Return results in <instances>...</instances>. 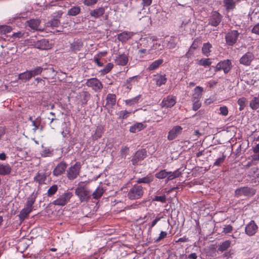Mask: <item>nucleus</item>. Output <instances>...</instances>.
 Returning <instances> with one entry per match:
<instances>
[{"label":"nucleus","instance_id":"c756f323","mask_svg":"<svg viewBox=\"0 0 259 259\" xmlns=\"http://www.w3.org/2000/svg\"><path fill=\"white\" fill-rule=\"evenodd\" d=\"M168 177L167 178L166 181L172 180L177 178L179 177L182 175V172L180 171V169H178L176 170L171 172L168 171Z\"/></svg>","mask_w":259,"mask_h":259},{"label":"nucleus","instance_id":"e433bc0d","mask_svg":"<svg viewBox=\"0 0 259 259\" xmlns=\"http://www.w3.org/2000/svg\"><path fill=\"white\" fill-rule=\"evenodd\" d=\"M104 193V190L102 187H98L93 193V197L95 199H98L101 197Z\"/></svg>","mask_w":259,"mask_h":259},{"label":"nucleus","instance_id":"2eb2a0df","mask_svg":"<svg viewBox=\"0 0 259 259\" xmlns=\"http://www.w3.org/2000/svg\"><path fill=\"white\" fill-rule=\"evenodd\" d=\"M67 164L64 162H61L54 168L53 170V175L55 176H59L63 174L66 168Z\"/></svg>","mask_w":259,"mask_h":259},{"label":"nucleus","instance_id":"338daca9","mask_svg":"<svg viewBox=\"0 0 259 259\" xmlns=\"http://www.w3.org/2000/svg\"><path fill=\"white\" fill-rule=\"evenodd\" d=\"M50 153V151L49 150L45 149L41 152V155L45 157L48 156L49 154Z\"/></svg>","mask_w":259,"mask_h":259},{"label":"nucleus","instance_id":"7ed1b4c3","mask_svg":"<svg viewBox=\"0 0 259 259\" xmlns=\"http://www.w3.org/2000/svg\"><path fill=\"white\" fill-rule=\"evenodd\" d=\"M81 168L80 163L76 162L73 165L71 166L67 170V177L70 180L76 179L79 175Z\"/></svg>","mask_w":259,"mask_h":259},{"label":"nucleus","instance_id":"ea45409f","mask_svg":"<svg viewBox=\"0 0 259 259\" xmlns=\"http://www.w3.org/2000/svg\"><path fill=\"white\" fill-rule=\"evenodd\" d=\"M231 245V241L229 240H226L222 242L219 246V250L223 252L227 250Z\"/></svg>","mask_w":259,"mask_h":259},{"label":"nucleus","instance_id":"2f4dec72","mask_svg":"<svg viewBox=\"0 0 259 259\" xmlns=\"http://www.w3.org/2000/svg\"><path fill=\"white\" fill-rule=\"evenodd\" d=\"M154 180V178L151 175H147L146 177L139 178L137 181V184H141V183H144V184H149L151 182H152Z\"/></svg>","mask_w":259,"mask_h":259},{"label":"nucleus","instance_id":"f257e3e1","mask_svg":"<svg viewBox=\"0 0 259 259\" xmlns=\"http://www.w3.org/2000/svg\"><path fill=\"white\" fill-rule=\"evenodd\" d=\"M75 193L81 202H87L91 196V192L85 186H79L76 188Z\"/></svg>","mask_w":259,"mask_h":259},{"label":"nucleus","instance_id":"473e14b6","mask_svg":"<svg viewBox=\"0 0 259 259\" xmlns=\"http://www.w3.org/2000/svg\"><path fill=\"white\" fill-rule=\"evenodd\" d=\"M28 26L34 30H38L40 24V21L37 19H31L27 21Z\"/></svg>","mask_w":259,"mask_h":259},{"label":"nucleus","instance_id":"a878e982","mask_svg":"<svg viewBox=\"0 0 259 259\" xmlns=\"http://www.w3.org/2000/svg\"><path fill=\"white\" fill-rule=\"evenodd\" d=\"M145 127V126L141 122H138L130 127V131L133 133L138 132Z\"/></svg>","mask_w":259,"mask_h":259},{"label":"nucleus","instance_id":"412c9836","mask_svg":"<svg viewBox=\"0 0 259 259\" xmlns=\"http://www.w3.org/2000/svg\"><path fill=\"white\" fill-rule=\"evenodd\" d=\"M154 80L156 82V84L157 86L160 87L161 85L164 84L167 80V78L166 77V75H161V74H157L155 75Z\"/></svg>","mask_w":259,"mask_h":259},{"label":"nucleus","instance_id":"39448f33","mask_svg":"<svg viewBox=\"0 0 259 259\" xmlns=\"http://www.w3.org/2000/svg\"><path fill=\"white\" fill-rule=\"evenodd\" d=\"M255 193V191L253 189L248 187H243L236 189L235 192V195L237 197L243 196L250 197L253 195Z\"/></svg>","mask_w":259,"mask_h":259},{"label":"nucleus","instance_id":"f8f14e48","mask_svg":"<svg viewBox=\"0 0 259 259\" xmlns=\"http://www.w3.org/2000/svg\"><path fill=\"white\" fill-rule=\"evenodd\" d=\"M258 227L255 223L254 221H251L245 227V231L247 235L248 236H252L254 235Z\"/></svg>","mask_w":259,"mask_h":259},{"label":"nucleus","instance_id":"5fc2aeb1","mask_svg":"<svg viewBox=\"0 0 259 259\" xmlns=\"http://www.w3.org/2000/svg\"><path fill=\"white\" fill-rule=\"evenodd\" d=\"M129 148L127 146L122 147L120 150L122 157L125 158L128 153Z\"/></svg>","mask_w":259,"mask_h":259},{"label":"nucleus","instance_id":"6ab92c4d","mask_svg":"<svg viewBox=\"0 0 259 259\" xmlns=\"http://www.w3.org/2000/svg\"><path fill=\"white\" fill-rule=\"evenodd\" d=\"M105 11V9L103 7H100L92 10L90 12V15L91 17L95 18H98L103 16Z\"/></svg>","mask_w":259,"mask_h":259},{"label":"nucleus","instance_id":"052dcab7","mask_svg":"<svg viewBox=\"0 0 259 259\" xmlns=\"http://www.w3.org/2000/svg\"><path fill=\"white\" fill-rule=\"evenodd\" d=\"M167 236V233L165 231H161L159 237L156 240V242H158L160 240L163 239L165 238Z\"/></svg>","mask_w":259,"mask_h":259},{"label":"nucleus","instance_id":"b1692460","mask_svg":"<svg viewBox=\"0 0 259 259\" xmlns=\"http://www.w3.org/2000/svg\"><path fill=\"white\" fill-rule=\"evenodd\" d=\"M37 197V193L33 192L28 198L25 206L33 208V205Z\"/></svg>","mask_w":259,"mask_h":259},{"label":"nucleus","instance_id":"de8ad7c7","mask_svg":"<svg viewBox=\"0 0 259 259\" xmlns=\"http://www.w3.org/2000/svg\"><path fill=\"white\" fill-rule=\"evenodd\" d=\"M58 190V186L57 185H53L48 190L47 194L48 196H51L55 194Z\"/></svg>","mask_w":259,"mask_h":259},{"label":"nucleus","instance_id":"a18cd8bd","mask_svg":"<svg viewBox=\"0 0 259 259\" xmlns=\"http://www.w3.org/2000/svg\"><path fill=\"white\" fill-rule=\"evenodd\" d=\"M198 64L204 67H206L210 65L211 62L209 58H203L198 61Z\"/></svg>","mask_w":259,"mask_h":259},{"label":"nucleus","instance_id":"774afa93","mask_svg":"<svg viewBox=\"0 0 259 259\" xmlns=\"http://www.w3.org/2000/svg\"><path fill=\"white\" fill-rule=\"evenodd\" d=\"M252 158L253 160H259V153L253 154Z\"/></svg>","mask_w":259,"mask_h":259},{"label":"nucleus","instance_id":"a211bd4d","mask_svg":"<svg viewBox=\"0 0 259 259\" xmlns=\"http://www.w3.org/2000/svg\"><path fill=\"white\" fill-rule=\"evenodd\" d=\"M128 61V56L126 54L118 55L115 59V63L118 65L124 66Z\"/></svg>","mask_w":259,"mask_h":259},{"label":"nucleus","instance_id":"f03ea898","mask_svg":"<svg viewBox=\"0 0 259 259\" xmlns=\"http://www.w3.org/2000/svg\"><path fill=\"white\" fill-rule=\"evenodd\" d=\"M144 194V188L141 185H134L128 191L127 197L130 200L139 199Z\"/></svg>","mask_w":259,"mask_h":259},{"label":"nucleus","instance_id":"aec40b11","mask_svg":"<svg viewBox=\"0 0 259 259\" xmlns=\"http://www.w3.org/2000/svg\"><path fill=\"white\" fill-rule=\"evenodd\" d=\"M235 0H223L224 6L227 11H232L236 8Z\"/></svg>","mask_w":259,"mask_h":259},{"label":"nucleus","instance_id":"4d7b16f0","mask_svg":"<svg viewBox=\"0 0 259 259\" xmlns=\"http://www.w3.org/2000/svg\"><path fill=\"white\" fill-rule=\"evenodd\" d=\"M51 26L52 27H57L60 24V21L57 19H53L50 22Z\"/></svg>","mask_w":259,"mask_h":259},{"label":"nucleus","instance_id":"c85d7f7f","mask_svg":"<svg viewBox=\"0 0 259 259\" xmlns=\"http://www.w3.org/2000/svg\"><path fill=\"white\" fill-rule=\"evenodd\" d=\"M163 62L162 59H158L153 62L147 68L149 71L154 70L158 68L160 65Z\"/></svg>","mask_w":259,"mask_h":259},{"label":"nucleus","instance_id":"58836bf2","mask_svg":"<svg viewBox=\"0 0 259 259\" xmlns=\"http://www.w3.org/2000/svg\"><path fill=\"white\" fill-rule=\"evenodd\" d=\"M30 72L29 70H27L23 73H22L19 75V79L21 80H28L32 78Z\"/></svg>","mask_w":259,"mask_h":259},{"label":"nucleus","instance_id":"6e6d98bb","mask_svg":"<svg viewBox=\"0 0 259 259\" xmlns=\"http://www.w3.org/2000/svg\"><path fill=\"white\" fill-rule=\"evenodd\" d=\"M233 230V227L231 225H228L227 226H225L223 230V233H224L225 234H228L229 233H231Z\"/></svg>","mask_w":259,"mask_h":259},{"label":"nucleus","instance_id":"4be33fe9","mask_svg":"<svg viewBox=\"0 0 259 259\" xmlns=\"http://www.w3.org/2000/svg\"><path fill=\"white\" fill-rule=\"evenodd\" d=\"M104 133V127L102 125L98 126L95 131L94 134L92 135V138L94 140H97L100 139Z\"/></svg>","mask_w":259,"mask_h":259},{"label":"nucleus","instance_id":"9b49d317","mask_svg":"<svg viewBox=\"0 0 259 259\" xmlns=\"http://www.w3.org/2000/svg\"><path fill=\"white\" fill-rule=\"evenodd\" d=\"M222 20L221 15L217 11L212 13L210 17L208 24L213 26L219 25Z\"/></svg>","mask_w":259,"mask_h":259},{"label":"nucleus","instance_id":"0eeeda50","mask_svg":"<svg viewBox=\"0 0 259 259\" xmlns=\"http://www.w3.org/2000/svg\"><path fill=\"white\" fill-rule=\"evenodd\" d=\"M239 35V33L237 30H231L228 32L225 36L227 44L229 46L234 45L236 42Z\"/></svg>","mask_w":259,"mask_h":259},{"label":"nucleus","instance_id":"864d4df0","mask_svg":"<svg viewBox=\"0 0 259 259\" xmlns=\"http://www.w3.org/2000/svg\"><path fill=\"white\" fill-rule=\"evenodd\" d=\"M131 113V112H128L126 110H122L119 113V116L122 119H126Z\"/></svg>","mask_w":259,"mask_h":259},{"label":"nucleus","instance_id":"c9c22d12","mask_svg":"<svg viewBox=\"0 0 259 259\" xmlns=\"http://www.w3.org/2000/svg\"><path fill=\"white\" fill-rule=\"evenodd\" d=\"M34 180L39 184H44L46 180V174L44 173H38L34 178Z\"/></svg>","mask_w":259,"mask_h":259},{"label":"nucleus","instance_id":"09e8293b","mask_svg":"<svg viewBox=\"0 0 259 259\" xmlns=\"http://www.w3.org/2000/svg\"><path fill=\"white\" fill-rule=\"evenodd\" d=\"M80 96L83 98V103L86 104L90 98V94L87 92H83L80 94Z\"/></svg>","mask_w":259,"mask_h":259},{"label":"nucleus","instance_id":"49530a36","mask_svg":"<svg viewBox=\"0 0 259 259\" xmlns=\"http://www.w3.org/2000/svg\"><path fill=\"white\" fill-rule=\"evenodd\" d=\"M168 171H166L165 169L161 170L155 174V177L159 179H162L166 177L167 178L168 175Z\"/></svg>","mask_w":259,"mask_h":259},{"label":"nucleus","instance_id":"0e129e2a","mask_svg":"<svg viewBox=\"0 0 259 259\" xmlns=\"http://www.w3.org/2000/svg\"><path fill=\"white\" fill-rule=\"evenodd\" d=\"M252 32L259 35V23L257 24L253 27Z\"/></svg>","mask_w":259,"mask_h":259},{"label":"nucleus","instance_id":"69168bd1","mask_svg":"<svg viewBox=\"0 0 259 259\" xmlns=\"http://www.w3.org/2000/svg\"><path fill=\"white\" fill-rule=\"evenodd\" d=\"M152 0H142V5L143 7H148L152 3Z\"/></svg>","mask_w":259,"mask_h":259},{"label":"nucleus","instance_id":"13d9d810","mask_svg":"<svg viewBox=\"0 0 259 259\" xmlns=\"http://www.w3.org/2000/svg\"><path fill=\"white\" fill-rule=\"evenodd\" d=\"M163 217L162 216L161 217H159V215H157L156 218L152 221V222L151 223V224L150 225V227L151 228H153V227H154L156 224H157V223L162 218H163Z\"/></svg>","mask_w":259,"mask_h":259},{"label":"nucleus","instance_id":"3c124183","mask_svg":"<svg viewBox=\"0 0 259 259\" xmlns=\"http://www.w3.org/2000/svg\"><path fill=\"white\" fill-rule=\"evenodd\" d=\"M193 102V110L194 111L197 110L201 106V103L199 101V100H192Z\"/></svg>","mask_w":259,"mask_h":259},{"label":"nucleus","instance_id":"37998d69","mask_svg":"<svg viewBox=\"0 0 259 259\" xmlns=\"http://www.w3.org/2000/svg\"><path fill=\"white\" fill-rule=\"evenodd\" d=\"M246 103L247 99L244 97L239 98L238 100L237 103L239 105V109L240 111H242L244 109L245 107L246 106Z\"/></svg>","mask_w":259,"mask_h":259},{"label":"nucleus","instance_id":"f704fd0d","mask_svg":"<svg viewBox=\"0 0 259 259\" xmlns=\"http://www.w3.org/2000/svg\"><path fill=\"white\" fill-rule=\"evenodd\" d=\"M249 105L250 108L253 110H256L259 108V94L250 101Z\"/></svg>","mask_w":259,"mask_h":259},{"label":"nucleus","instance_id":"4c0bfd02","mask_svg":"<svg viewBox=\"0 0 259 259\" xmlns=\"http://www.w3.org/2000/svg\"><path fill=\"white\" fill-rule=\"evenodd\" d=\"M82 45L81 41L77 40L71 44V48L74 51H79L82 48Z\"/></svg>","mask_w":259,"mask_h":259},{"label":"nucleus","instance_id":"1a4fd4ad","mask_svg":"<svg viewBox=\"0 0 259 259\" xmlns=\"http://www.w3.org/2000/svg\"><path fill=\"white\" fill-rule=\"evenodd\" d=\"M177 102V98L172 95H169L164 98L160 103L162 107L170 108L174 106Z\"/></svg>","mask_w":259,"mask_h":259},{"label":"nucleus","instance_id":"f3484780","mask_svg":"<svg viewBox=\"0 0 259 259\" xmlns=\"http://www.w3.org/2000/svg\"><path fill=\"white\" fill-rule=\"evenodd\" d=\"M33 42V47L40 50H47L50 48L49 41L45 39Z\"/></svg>","mask_w":259,"mask_h":259},{"label":"nucleus","instance_id":"72a5a7b5","mask_svg":"<svg viewBox=\"0 0 259 259\" xmlns=\"http://www.w3.org/2000/svg\"><path fill=\"white\" fill-rule=\"evenodd\" d=\"M11 171V168L9 164H0V175H6Z\"/></svg>","mask_w":259,"mask_h":259},{"label":"nucleus","instance_id":"4468645a","mask_svg":"<svg viewBox=\"0 0 259 259\" xmlns=\"http://www.w3.org/2000/svg\"><path fill=\"white\" fill-rule=\"evenodd\" d=\"M146 156V152L145 150L138 151L133 156L132 162L134 165H136L138 162L144 159Z\"/></svg>","mask_w":259,"mask_h":259},{"label":"nucleus","instance_id":"6e6552de","mask_svg":"<svg viewBox=\"0 0 259 259\" xmlns=\"http://www.w3.org/2000/svg\"><path fill=\"white\" fill-rule=\"evenodd\" d=\"M231 69V62L227 59L218 63L214 69L215 72L223 70L225 73H228Z\"/></svg>","mask_w":259,"mask_h":259},{"label":"nucleus","instance_id":"393cba45","mask_svg":"<svg viewBox=\"0 0 259 259\" xmlns=\"http://www.w3.org/2000/svg\"><path fill=\"white\" fill-rule=\"evenodd\" d=\"M116 102V97L115 94H109L106 98V104L112 107L115 105Z\"/></svg>","mask_w":259,"mask_h":259},{"label":"nucleus","instance_id":"603ef678","mask_svg":"<svg viewBox=\"0 0 259 259\" xmlns=\"http://www.w3.org/2000/svg\"><path fill=\"white\" fill-rule=\"evenodd\" d=\"M220 114L226 116L228 114V109L226 106H223L220 107Z\"/></svg>","mask_w":259,"mask_h":259},{"label":"nucleus","instance_id":"7c9ffc66","mask_svg":"<svg viewBox=\"0 0 259 259\" xmlns=\"http://www.w3.org/2000/svg\"><path fill=\"white\" fill-rule=\"evenodd\" d=\"M212 48L211 45L209 42L204 43L202 48V54L206 57L210 55V49Z\"/></svg>","mask_w":259,"mask_h":259},{"label":"nucleus","instance_id":"5701e85b","mask_svg":"<svg viewBox=\"0 0 259 259\" xmlns=\"http://www.w3.org/2000/svg\"><path fill=\"white\" fill-rule=\"evenodd\" d=\"M203 91V88L197 86L194 90V93L192 95V100H199L202 97V93Z\"/></svg>","mask_w":259,"mask_h":259},{"label":"nucleus","instance_id":"c03bdc74","mask_svg":"<svg viewBox=\"0 0 259 259\" xmlns=\"http://www.w3.org/2000/svg\"><path fill=\"white\" fill-rule=\"evenodd\" d=\"M113 67V64L111 63H108L103 69L100 71V72L102 74H106L110 71Z\"/></svg>","mask_w":259,"mask_h":259},{"label":"nucleus","instance_id":"8fccbe9b","mask_svg":"<svg viewBox=\"0 0 259 259\" xmlns=\"http://www.w3.org/2000/svg\"><path fill=\"white\" fill-rule=\"evenodd\" d=\"M226 158V156L224 155H223L221 157H220L216 159L215 162L213 163L214 166H219L222 164Z\"/></svg>","mask_w":259,"mask_h":259},{"label":"nucleus","instance_id":"680f3d73","mask_svg":"<svg viewBox=\"0 0 259 259\" xmlns=\"http://www.w3.org/2000/svg\"><path fill=\"white\" fill-rule=\"evenodd\" d=\"M95 62L99 66H102L103 64L100 62V58L99 55H96L94 57Z\"/></svg>","mask_w":259,"mask_h":259},{"label":"nucleus","instance_id":"423d86ee","mask_svg":"<svg viewBox=\"0 0 259 259\" xmlns=\"http://www.w3.org/2000/svg\"><path fill=\"white\" fill-rule=\"evenodd\" d=\"M86 85L89 87H91L96 92H100L103 88L101 82L96 78L88 79Z\"/></svg>","mask_w":259,"mask_h":259},{"label":"nucleus","instance_id":"cd10ccee","mask_svg":"<svg viewBox=\"0 0 259 259\" xmlns=\"http://www.w3.org/2000/svg\"><path fill=\"white\" fill-rule=\"evenodd\" d=\"M141 99V95H139L138 96L130 99H127L125 101L126 105L129 106H132L134 105L138 104Z\"/></svg>","mask_w":259,"mask_h":259},{"label":"nucleus","instance_id":"a19ab883","mask_svg":"<svg viewBox=\"0 0 259 259\" xmlns=\"http://www.w3.org/2000/svg\"><path fill=\"white\" fill-rule=\"evenodd\" d=\"M44 68L40 66H37L33 69L30 70V72L32 77L41 74Z\"/></svg>","mask_w":259,"mask_h":259},{"label":"nucleus","instance_id":"bf43d9fd","mask_svg":"<svg viewBox=\"0 0 259 259\" xmlns=\"http://www.w3.org/2000/svg\"><path fill=\"white\" fill-rule=\"evenodd\" d=\"M155 201H159L161 202H165L166 201V197L164 195L163 196H157L155 197Z\"/></svg>","mask_w":259,"mask_h":259},{"label":"nucleus","instance_id":"79ce46f5","mask_svg":"<svg viewBox=\"0 0 259 259\" xmlns=\"http://www.w3.org/2000/svg\"><path fill=\"white\" fill-rule=\"evenodd\" d=\"M80 9L79 7H73L70 9L67 14L70 16H76L80 13Z\"/></svg>","mask_w":259,"mask_h":259},{"label":"nucleus","instance_id":"ddd939ff","mask_svg":"<svg viewBox=\"0 0 259 259\" xmlns=\"http://www.w3.org/2000/svg\"><path fill=\"white\" fill-rule=\"evenodd\" d=\"M182 127L179 125L174 126L169 131L167 139L171 141L176 138L182 133Z\"/></svg>","mask_w":259,"mask_h":259},{"label":"nucleus","instance_id":"9d476101","mask_svg":"<svg viewBox=\"0 0 259 259\" xmlns=\"http://www.w3.org/2000/svg\"><path fill=\"white\" fill-rule=\"evenodd\" d=\"M254 59V56L253 53L248 52L241 57L239 62L243 65L249 66Z\"/></svg>","mask_w":259,"mask_h":259},{"label":"nucleus","instance_id":"dca6fc26","mask_svg":"<svg viewBox=\"0 0 259 259\" xmlns=\"http://www.w3.org/2000/svg\"><path fill=\"white\" fill-rule=\"evenodd\" d=\"M134 34L133 32L123 31L117 35V38L120 41L123 43L131 39Z\"/></svg>","mask_w":259,"mask_h":259},{"label":"nucleus","instance_id":"bb28decb","mask_svg":"<svg viewBox=\"0 0 259 259\" xmlns=\"http://www.w3.org/2000/svg\"><path fill=\"white\" fill-rule=\"evenodd\" d=\"M32 210V209L25 206V207L23 208L20 212L19 215L20 219L21 220H24Z\"/></svg>","mask_w":259,"mask_h":259},{"label":"nucleus","instance_id":"20e7f679","mask_svg":"<svg viewBox=\"0 0 259 259\" xmlns=\"http://www.w3.org/2000/svg\"><path fill=\"white\" fill-rule=\"evenodd\" d=\"M73 194L70 192H66L61 195L57 199L53 202L55 205L64 206L70 201Z\"/></svg>","mask_w":259,"mask_h":259},{"label":"nucleus","instance_id":"e2e57ef3","mask_svg":"<svg viewBox=\"0 0 259 259\" xmlns=\"http://www.w3.org/2000/svg\"><path fill=\"white\" fill-rule=\"evenodd\" d=\"M98 0H84V4L87 6H91L96 4Z\"/></svg>","mask_w":259,"mask_h":259}]
</instances>
